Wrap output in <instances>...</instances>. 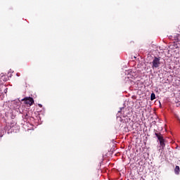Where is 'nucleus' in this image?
<instances>
[{"mask_svg": "<svg viewBox=\"0 0 180 180\" xmlns=\"http://www.w3.org/2000/svg\"><path fill=\"white\" fill-rule=\"evenodd\" d=\"M22 101L25 102V105H29L30 106H32L34 103V100L32 97H25Z\"/></svg>", "mask_w": 180, "mask_h": 180, "instance_id": "obj_1", "label": "nucleus"}, {"mask_svg": "<svg viewBox=\"0 0 180 180\" xmlns=\"http://www.w3.org/2000/svg\"><path fill=\"white\" fill-rule=\"evenodd\" d=\"M153 65H152V68H158V67H160V64H161V63L160 62V58L155 57L154 60L152 62Z\"/></svg>", "mask_w": 180, "mask_h": 180, "instance_id": "obj_2", "label": "nucleus"}, {"mask_svg": "<svg viewBox=\"0 0 180 180\" xmlns=\"http://www.w3.org/2000/svg\"><path fill=\"white\" fill-rule=\"evenodd\" d=\"M155 136L158 137L159 141H161L162 140H164L162 138V136L160 134H155Z\"/></svg>", "mask_w": 180, "mask_h": 180, "instance_id": "obj_3", "label": "nucleus"}, {"mask_svg": "<svg viewBox=\"0 0 180 180\" xmlns=\"http://www.w3.org/2000/svg\"><path fill=\"white\" fill-rule=\"evenodd\" d=\"M179 166H176L175 169H174V172L176 175H179Z\"/></svg>", "mask_w": 180, "mask_h": 180, "instance_id": "obj_4", "label": "nucleus"}, {"mask_svg": "<svg viewBox=\"0 0 180 180\" xmlns=\"http://www.w3.org/2000/svg\"><path fill=\"white\" fill-rule=\"evenodd\" d=\"M154 99H155V94L154 93H153L150 95V100L154 101Z\"/></svg>", "mask_w": 180, "mask_h": 180, "instance_id": "obj_5", "label": "nucleus"}, {"mask_svg": "<svg viewBox=\"0 0 180 180\" xmlns=\"http://www.w3.org/2000/svg\"><path fill=\"white\" fill-rule=\"evenodd\" d=\"M160 146H162V147L165 146V143H164V139H162V141H160Z\"/></svg>", "mask_w": 180, "mask_h": 180, "instance_id": "obj_6", "label": "nucleus"}, {"mask_svg": "<svg viewBox=\"0 0 180 180\" xmlns=\"http://www.w3.org/2000/svg\"><path fill=\"white\" fill-rule=\"evenodd\" d=\"M39 106L40 108H41V104H39Z\"/></svg>", "mask_w": 180, "mask_h": 180, "instance_id": "obj_7", "label": "nucleus"}]
</instances>
